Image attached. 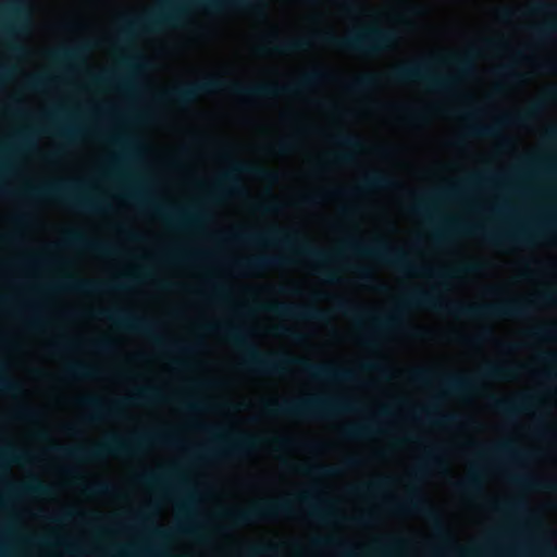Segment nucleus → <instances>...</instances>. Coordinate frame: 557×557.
Returning <instances> with one entry per match:
<instances>
[{"mask_svg":"<svg viewBox=\"0 0 557 557\" xmlns=\"http://www.w3.org/2000/svg\"><path fill=\"white\" fill-rule=\"evenodd\" d=\"M206 327L208 330H222L227 341L243 352L244 364L257 372L282 374L287 366H297L306 375L317 381L350 382L355 380L354 371L331 363H313L307 359L292 357L284 352L263 354L248 341L247 333L240 327L213 324Z\"/></svg>","mask_w":557,"mask_h":557,"instance_id":"obj_1","label":"nucleus"},{"mask_svg":"<svg viewBox=\"0 0 557 557\" xmlns=\"http://www.w3.org/2000/svg\"><path fill=\"white\" fill-rule=\"evenodd\" d=\"M533 301L512 299L496 305H475L451 302L443 305L434 295L424 290L409 293L397 308L384 317H371L377 329L388 330L397 327L403 322V313L407 308L423 307L444 311L456 318H525L529 315Z\"/></svg>","mask_w":557,"mask_h":557,"instance_id":"obj_2","label":"nucleus"},{"mask_svg":"<svg viewBox=\"0 0 557 557\" xmlns=\"http://www.w3.org/2000/svg\"><path fill=\"white\" fill-rule=\"evenodd\" d=\"M227 90L233 95L253 98H273L297 91L296 87H278L272 84L245 86L238 83H228L220 77L210 76L203 81L175 86L159 95L161 101H171L180 106L193 103L200 95Z\"/></svg>","mask_w":557,"mask_h":557,"instance_id":"obj_3","label":"nucleus"},{"mask_svg":"<svg viewBox=\"0 0 557 557\" xmlns=\"http://www.w3.org/2000/svg\"><path fill=\"white\" fill-rule=\"evenodd\" d=\"M522 366L513 367L508 364H488L478 376H465L460 374L440 375L437 371L431 368H417L409 372V379L412 383L428 385L435 379L438 380L443 391L449 395L461 396L476 388L479 379L486 380H509L516 376Z\"/></svg>","mask_w":557,"mask_h":557,"instance_id":"obj_4","label":"nucleus"},{"mask_svg":"<svg viewBox=\"0 0 557 557\" xmlns=\"http://www.w3.org/2000/svg\"><path fill=\"white\" fill-rule=\"evenodd\" d=\"M151 440L165 444H174L173 437L165 432H158L151 435L146 434L138 437H133L129 441L123 440L119 435L113 434L108 436L106 441L92 447L65 448L58 446L54 448V450L66 458L79 459L84 461H95L111 455H134Z\"/></svg>","mask_w":557,"mask_h":557,"instance_id":"obj_5","label":"nucleus"},{"mask_svg":"<svg viewBox=\"0 0 557 557\" xmlns=\"http://www.w3.org/2000/svg\"><path fill=\"white\" fill-rule=\"evenodd\" d=\"M318 38L323 44L336 49L364 55H377L394 46L398 39V33L392 28L368 26L346 37H338L334 33L326 32L320 34Z\"/></svg>","mask_w":557,"mask_h":557,"instance_id":"obj_6","label":"nucleus"},{"mask_svg":"<svg viewBox=\"0 0 557 557\" xmlns=\"http://www.w3.org/2000/svg\"><path fill=\"white\" fill-rule=\"evenodd\" d=\"M227 239L237 243L260 244L268 242L280 244L285 247L294 248L297 253L320 262H326L334 257L333 255L312 246L307 239L300 236L298 231H286L278 227H273L265 233L238 230L233 232Z\"/></svg>","mask_w":557,"mask_h":557,"instance_id":"obj_7","label":"nucleus"},{"mask_svg":"<svg viewBox=\"0 0 557 557\" xmlns=\"http://www.w3.org/2000/svg\"><path fill=\"white\" fill-rule=\"evenodd\" d=\"M351 403L339 398L312 397L297 401H268L263 410L269 416L322 418L352 410Z\"/></svg>","mask_w":557,"mask_h":557,"instance_id":"obj_8","label":"nucleus"},{"mask_svg":"<svg viewBox=\"0 0 557 557\" xmlns=\"http://www.w3.org/2000/svg\"><path fill=\"white\" fill-rule=\"evenodd\" d=\"M183 0H165L161 2L158 9L147 16L136 21L134 26L145 30H157L164 26H181L185 21V10L181 7ZM197 4L208 11H219L224 4L234 7H244L249 0H228L227 2L219 0H194Z\"/></svg>","mask_w":557,"mask_h":557,"instance_id":"obj_9","label":"nucleus"},{"mask_svg":"<svg viewBox=\"0 0 557 557\" xmlns=\"http://www.w3.org/2000/svg\"><path fill=\"white\" fill-rule=\"evenodd\" d=\"M345 248L358 255L373 258L400 273H426L424 268H418L410 261L403 249L391 247L382 237H376L367 245L356 240H348L345 243Z\"/></svg>","mask_w":557,"mask_h":557,"instance_id":"obj_10","label":"nucleus"},{"mask_svg":"<svg viewBox=\"0 0 557 557\" xmlns=\"http://www.w3.org/2000/svg\"><path fill=\"white\" fill-rule=\"evenodd\" d=\"M164 398L160 391L156 387H141L136 389L132 396L115 400L110 406H104L103 403L95 396H87L79 399L82 406L87 407L91 412L86 417L85 421L88 423H96L108 417H116L121 412V408L125 405L147 404L163 401Z\"/></svg>","mask_w":557,"mask_h":557,"instance_id":"obj_11","label":"nucleus"},{"mask_svg":"<svg viewBox=\"0 0 557 557\" xmlns=\"http://www.w3.org/2000/svg\"><path fill=\"white\" fill-rule=\"evenodd\" d=\"M433 61L428 59L398 66L388 74V78L394 83L420 82L434 90L451 89L456 78L434 75L430 71Z\"/></svg>","mask_w":557,"mask_h":557,"instance_id":"obj_12","label":"nucleus"},{"mask_svg":"<svg viewBox=\"0 0 557 557\" xmlns=\"http://www.w3.org/2000/svg\"><path fill=\"white\" fill-rule=\"evenodd\" d=\"M24 193L32 197H55L67 202L72 208L85 212H98L100 203L89 197L77 193L74 184L55 182L42 186H27Z\"/></svg>","mask_w":557,"mask_h":557,"instance_id":"obj_13","label":"nucleus"},{"mask_svg":"<svg viewBox=\"0 0 557 557\" xmlns=\"http://www.w3.org/2000/svg\"><path fill=\"white\" fill-rule=\"evenodd\" d=\"M290 515L292 506L287 500L261 502L248 508L228 509L222 512V517L235 527L247 525L258 520Z\"/></svg>","mask_w":557,"mask_h":557,"instance_id":"obj_14","label":"nucleus"},{"mask_svg":"<svg viewBox=\"0 0 557 557\" xmlns=\"http://www.w3.org/2000/svg\"><path fill=\"white\" fill-rule=\"evenodd\" d=\"M92 315L110 321L120 329L150 336L160 346L165 345L164 341L156 334L157 323L154 321L135 315L124 309H100L92 312Z\"/></svg>","mask_w":557,"mask_h":557,"instance_id":"obj_15","label":"nucleus"},{"mask_svg":"<svg viewBox=\"0 0 557 557\" xmlns=\"http://www.w3.org/2000/svg\"><path fill=\"white\" fill-rule=\"evenodd\" d=\"M236 173H245L268 183L277 181V173L272 170L251 163L236 162L233 164L231 171L224 172L219 176L214 185V190L216 193L231 191L244 194L245 189L240 186Z\"/></svg>","mask_w":557,"mask_h":557,"instance_id":"obj_16","label":"nucleus"},{"mask_svg":"<svg viewBox=\"0 0 557 557\" xmlns=\"http://www.w3.org/2000/svg\"><path fill=\"white\" fill-rule=\"evenodd\" d=\"M260 309L278 317L290 319L322 322L329 318L326 311L322 309L315 307H300L283 302L263 305Z\"/></svg>","mask_w":557,"mask_h":557,"instance_id":"obj_17","label":"nucleus"},{"mask_svg":"<svg viewBox=\"0 0 557 557\" xmlns=\"http://www.w3.org/2000/svg\"><path fill=\"white\" fill-rule=\"evenodd\" d=\"M7 13L14 18L13 24L2 23V18L0 17V30L2 34L9 39L8 48L14 54H20L24 51L23 47L14 41L11 38L16 33L17 28L22 27L24 22L27 18V10L25 3L22 0H8L5 5Z\"/></svg>","mask_w":557,"mask_h":557,"instance_id":"obj_18","label":"nucleus"},{"mask_svg":"<svg viewBox=\"0 0 557 557\" xmlns=\"http://www.w3.org/2000/svg\"><path fill=\"white\" fill-rule=\"evenodd\" d=\"M261 443V438L256 435L243 433L231 441H227L223 447H207L201 450L203 457L214 456H242L255 449Z\"/></svg>","mask_w":557,"mask_h":557,"instance_id":"obj_19","label":"nucleus"},{"mask_svg":"<svg viewBox=\"0 0 557 557\" xmlns=\"http://www.w3.org/2000/svg\"><path fill=\"white\" fill-rule=\"evenodd\" d=\"M60 287L76 292V293H83V294H99L104 292H111V290H120L125 288V285L122 283L116 282H110V283H102V282H96V281H89V280H77L74 277H67L65 278L61 284Z\"/></svg>","mask_w":557,"mask_h":557,"instance_id":"obj_20","label":"nucleus"},{"mask_svg":"<svg viewBox=\"0 0 557 557\" xmlns=\"http://www.w3.org/2000/svg\"><path fill=\"white\" fill-rule=\"evenodd\" d=\"M536 395H522L517 399H506L491 396V406L499 413L512 419L516 413L524 411L537 401Z\"/></svg>","mask_w":557,"mask_h":557,"instance_id":"obj_21","label":"nucleus"},{"mask_svg":"<svg viewBox=\"0 0 557 557\" xmlns=\"http://www.w3.org/2000/svg\"><path fill=\"white\" fill-rule=\"evenodd\" d=\"M471 233L481 234L485 242L493 246H505V245H523L528 246L531 244L532 238L525 232H484L480 227L475 226L469 230Z\"/></svg>","mask_w":557,"mask_h":557,"instance_id":"obj_22","label":"nucleus"},{"mask_svg":"<svg viewBox=\"0 0 557 557\" xmlns=\"http://www.w3.org/2000/svg\"><path fill=\"white\" fill-rule=\"evenodd\" d=\"M65 244L71 246L85 247L86 249L100 256H112L117 252L112 245L103 242L87 239L82 232L76 230H70L65 233Z\"/></svg>","mask_w":557,"mask_h":557,"instance_id":"obj_23","label":"nucleus"},{"mask_svg":"<svg viewBox=\"0 0 557 557\" xmlns=\"http://www.w3.org/2000/svg\"><path fill=\"white\" fill-rule=\"evenodd\" d=\"M289 262L288 258L276 256H256L235 262V267L246 272L257 273L270 268L283 267Z\"/></svg>","mask_w":557,"mask_h":557,"instance_id":"obj_24","label":"nucleus"},{"mask_svg":"<svg viewBox=\"0 0 557 557\" xmlns=\"http://www.w3.org/2000/svg\"><path fill=\"white\" fill-rule=\"evenodd\" d=\"M311 46L308 38H294L284 41L270 40L265 45L259 47L260 52H275L281 54H288L299 51H305Z\"/></svg>","mask_w":557,"mask_h":557,"instance_id":"obj_25","label":"nucleus"},{"mask_svg":"<svg viewBox=\"0 0 557 557\" xmlns=\"http://www.w3.org/2000/svg\"><path fill=\"white\" fill-rule=\"evenodd\" d=\"M476 54V48L471 46L462 54H450L443 61L454 65L460 76L468 77L475 71L474 58Z\"/></svg>","mask_w":557,"mask_h":557,"instance_id":"obj_26","label":"nucleus"},{"mask_svg":"<svg viewBox=\"0 0 557 557\" xmlns=\"http://www.w3.org/2000/svg\"><path fill=\"white\" fill-rule=\"evenodd\" d=\"M156 213L166 219L169 223L174 226H187L197 221V216L187 210L182 209H168L163 207H156Z\"/></svg>","mask_w":557,"mask_h":557,"instance_id":"obj_27","label":"nucleus"},{"mask_svg":"<svg viewBox=\"0 0 557 557\" xmlns=\"http://www.w3.org/2000/svg\"><path fill=\"white\" fill-rule=\"evenodd\" d=\"M51 493L52 487L42 483L36 478L29 482L20 485H12L10 487V494L12 495L50 496Z\"/></svg>","mask_w":557,"mask_h":557,"instance_id":"obj_28","label":"nucleus"},{"mask_svg":"<svg viewBox=\"0 0 557 557\" xmlns=\"http://www.w3.org/2000/svg\"><path fill=\"white\" fill-rule=\"evenodd\" d=\"M24 544L32 548H44L51 546H63L69 553H81V548L74 543L64 541H54L51 535L49 536H30L24 540Z\"/></svg>","mask_w":557,"mask_h":557,"instance_id":"obj_29","label":"nucleus"},{"mask_svg":"<svg viewBox=\"0 0 557 557\" xmlns=\"http://www.w3.org/2000/svg\"><path fill=\"white\" fill-rule=\"evenodd\" d=\"M400 510H416L422 512L425 517H428L430 520L437 523L438 515L426 506L425 502L422 499V497L416 493L410 494V496L398 506Z\"/></svg>","mask_w":557,"mask_h":557,"instance_id":"obj_30","label":"nucleus"},{"mask_svg":"<svg viewBox=\"0 0 557 557\" xmlns=\"http://www.w3.org/2000/svg\"><path fill=\"white\" fill-rule=\"evenodd\" d=\"M395 185V181L381 172H373L366 175L360 182L359 190H371L379 188H389Z\"/></svg>","mask_w":557,"mask_h":557,"instance_id":"obj_31","label":"nucleus"},{"mask_svg":"<svg viewBox=\"0 0 557 557\" xmlns=\"http://www.w3.org/2000/svg\"><path fill=\"white\" fill-rule=\"evenodd\" d=\"M484 264L482 262H469L458 265L450 270L430 272L429 274L437 276L440 278L457 277L461 274H474L483 270Z\"/></svg>","mask_w":557,"mask_h":557,"instance_id":"obj_32","label":"nucleus"},{"mask_svg":"<svg viewBox=\"0 0 557 557\" xmlns=\"http://www.w3.org/2000/svg\"><path fill=\"white\" fill-rule=\"evenodd\" d=\"M481 472L479 468H473L465 480L456 482L454 486L460 493H476L481 490Z\"/></svg>","mask_w":557,"mask_h":557,"instance_id":"obj_33","label":"nucleus"},{"mask_svg":"<svg viewBox=\"0 0 557 557\" xmlns=\"http://www.w3.org/2000/svg\"><path fill=\"white\" fill-rule=\"evenodd\" d=\"M97 374L95 367L83 362L70 363L65 368V375L72 379H92Z\"/></svg>","mask_w":557,"mask_h":557,"instance_id":"obj_34","label":"nucleus"},{"mask_svg":"<svg viewBox=\"0 0 557 557\" xmlns=\"http://www.w3.org/2000/svg\"><path fill=\"white\" fill-rule=\"evenodd\" d=\"M511 481L519 485H523L531 488L546 490L557 494V482H543L529 475H513L511 476Z\"/></svg>","mask_w":557,"mask_h":557,"instance_id":"obj_35","label":"nucleus"},{"mask_svg":"<svg viewBox=\"0 0 557 557\" xmlns=\"http://www.w3.org/2000/svg\"><path fill=\"white\" fill-rule=\"evenodd\" d=\"M512 122L509 119H502L497 125H471L467 134L471 137H495L498 135V125Z\"/></svg>","mask_w":557,"mask_h":557,"instance_id":"obj_36","label":"nucleus"},{"mask_svg":"<svg viewBox=\"0 0 557 557\" xmlns=\"http://www.w3.org/2000/svg\"><path fill=\"white\" fill-rule=\"evenodd\" d=\"M375 432L372 424H352L343 430V435L349 440H359L369 437Z\"/></svg>","mask_w":557,"mask_h":557,"instance_id":"obj_37","label":"nucleus"},{"mask_svg":"<svg viewBox=\"0 0 557 557\" xmlns=\"http://www.w3.org/2000/svg\"><path fill=\"white\" fill-rule=\"evenodd\" d=\"M29 458V454L15 448L13 445L5 447L0 446V460L8 461L10 463L25 462Z\"/></svg>","mask_w":557,"mask_h":557,"instance_id":"obj_38","label":"nucleus"},{"mask_svg":"<svg viewBox=\"0 0 557 557\" xmlns=\"http://www.w3.org/2000/svg\"><path fill=\"white\" fill-rule=\"evenodd\" d=\"M297 472L306 475L334 476L339 473V469L332 466H300L295 469Z\"/></svg>","mask_w":557,"mask_h":557,"instance_id":"obj_39","label":"nucleus"},{"mask_svg":"<svg viewBox=\"0 0 557 557\" xmlns=\"http://www.w3.org/2000/svg\"><path fill=\"white\" fill-rule=\"evenodd\" d=\"M379 81L380 77L375 74H363L355 78L349 87L354 91H364L374 88Z\"/></svg>","mask_w":557,"mask_h":557,"instance_id":"obj_40","label":"nucleus"},{"mask_svg":"<svg viewBox=\"0 0 557 557\" xmlns=\"http://www.w3.org/2000/svg\"><path fill=\"white\" fill-rule=\"evenodd\" d=\"M0 391L12 396H17L21 395L24 389L18 381L5 374H0Z\"/></svg>","mask_w":557,"mask_h":557,"instance_id":"obj_41","label":"nucleus"},{"mask_svg":"<svg viewBox=\"0 0 557 557\" xmlns=\"http://www.w3.org/2000/svg\"><path fill=\"white\" fill-rule=\"evenodd\" d=\"M438 448L431 447L425 451L424 460L419 463L414 470V475L421 476L424 474L428 465H440Z\"/></svg>","mask_w":557,"mask_h":557,"instance_id":"obj_42","label":"nucleus"},{"mask_svg":"<svg viewBox=\"0 0 557 557\" xmlns=\"http://www.w3.org/2000/svg\"><path fill=\"white\" fill-rule=\"evenodd\" d=\"M333 139L342 147L349 148L352 150H360L362 143L359 137L355 135L339 133L333 137Z\"/></svg>","mask_w":557,"mask_h":557,"instance_id":"obj_43","label":"nucleus"},{"mask_svg":"<svg viewBox=\"0 0 557 557\" xmlns=\"http://www.w3.org/2000/svg\"><path fill=\"white\" fill-rule=\"evenodd\" d=\"M530 336L539 339L555 341L557 336V331L553 324H544L531 330Z\"/></svg>","mask_w":557,"mask_h":557,"instance_id":"obj_44","label":"nucleus"},{"mask_svg":"<svg viewBox=\"0 0 557 557\" xmlns=\"http://www.w3.org/2000/svg\"><path fill=\"white\" fill-rule=\"evenodd\" d=\"M389 483V478H381L376 481L358 486L355 488V491L359 494H372L385 488Z\"/></svg>","mask_w":557,"mask_h":557,"instance_id":"obj_45","label":"nucleus"},{"mask_svg":"<svg viewBox=\"0 0 557 557\" xmlns=\"http://www.w3.org/2000/svg\"><path fill=\"white\" fill-rule=\"evenodd\" d=\"M535 35L541 40H546L553 35H557V22H549L535 28Z\"/></svg>","mask_w":557,"mask_h":557,"instance_id":"obj_46","label":"nucleus"},{"mask_svg":"<svg viewBox=\"0 0 557 557\" xmlns=\"http://www.w3.org/2000/svg\"><path fill=\"white\" fill-rule=\"evenodd\" d=\"M422 412L428 420H432L433 422L438 424H450L458 420V416L451 413L441 414L437 418L433 419L431 409H424L422 410Z\"/></svg>","mask_w":557,"mask_h":557,"instance_id":"obj_47","label":"nucleus"},{"mask_svg":"<svg viewBox=\"0 0 557 557\" xmlns=\"http://www.w3.org/2000/svg\"><path fill=\"white\" fill-rule=\"evenodd\" d=\"M83 52L82 48H75V49H63L54 52V58L58 60H76L81 57Z\"/></svg>","mask_w":557,"mask_h":557,"instance_id":"obj_48","label":"nucleus"},{"mask_svg":"<svg viewBox=\"0 0 557 557\" xmlns=\"http://www.w3.org/2000/svg\"><path fill=\"white\" fill-rule=\"evenodd\" d=\"M497 74L510 81H520L522 75L513 70L511 65H503L496 70Z\"/></svg>","mask_w":557,"mask_h":557,"instance_id":"obj_49","label":"nucleus"},{"mask_svg":"<svg viewBox=\"0 0 557 557\" xmlns=\"http://www.w3.org/2000/svg\"><path fill=\"white\" fill-rule=\"evenodd\" d=\"M84 516H85V512L70 509V510H65L64 512H62L59 516L49 517V519H50V521L58 523V522H62V521H69L71 519H73L74 517H84Z\"/></svg>","mask_w":557,"mask_h":557,"instance_id":"obj_50","label":"nucleus"},{"mask_svg":"<svg viewBox=\"0 0 557 557\" xmlns=\"http://www.w3.org/2000/svg\"><path fill=\"white\" fill-rule=\"evenodd\" d=\"M322 77V72L320 71H313L307 75H305L301 81L299 82L298 86L299 88L301 87H308L310 85H313L315 84L318 81H320Z\"/></svg>","mask_w":557,"mask_h":557,"instance_id":"obj_51","label":"nucleus"},{"mask_svg":"<svg viewBox=\"0 0 557 557\" xmlns=\"http://www.w3.org/2000/svg\"><path fill=\"white\" fill-rule=\"evenodd\" d=\"M55 135L63 138L66 141H72L77 137L78 132L72 127H57Z\"/></svg>","mask_w":557,"mask_h":557,"instance_id":"obj_52","label":"nucleus"},{"mask_svg":"<svg viewBox=\"0 0 557 557\" xmlns=\"http://www.w3.org/2000/svg\"><path fill=\"white\" fill-rule=\"evenodd\" d=\"M253 209L261 213H272L277 211L278 206L275 200H271L270 202L256 203Z\"/></svg>","mask_w":557,"mask_h":557,"instance_id":"obj_53","label":"nucleus"},{"mask_svg":"<svg viewBox=\"0 0 557 557\" xmlns=\"http://www.w3.org/2000/svg\"><path fill=\"white\" fill-rule=\"evenodd\" d=\"M492 453L497 454V455L521 457L520 454L513 451L512 447L508 443H503V444L495 446L493 448Z\"/></svg>","mask_w":557,"mask_h":557,"instance_id":"obj_54","label":"nucleus"},{"mask_svg":"<svg viewBox=\"0 0 557 557\" xmlns=\"http://www.w3.org/2000/svg\"><path fill=\"white\" fill-rule=\"evenodd\" d=\"M91 346L98 350V351H109L111 348H112V341L107 338V337H102V338H98V339H95L91 342Z\"/></svg>","mask_w":557,"mask_h":557,"instance_id":"obj_55","label":"nucleus"},{"mask_svg":"<svg viewBox=\"0 0 557 557\" xmlns=\"http://www.w3.org/2000/svg\"><path fill=\"white\" fill-rule=\"evenodd\" d=\"M276 334L288 337L293 341L299 342L302 339V335L288 327L280 326L275 329Z\"/></svg>","mask_w":557,"mask_h":557,"instance_id":"obj_56","label":"nucleus"},{"mask_svg":"<svg viewBox=\"0 0 557 557\" xmlns=\"http://www.w3.org/2000/svg\"><path fill=\"white\" fill-rule=\"evenodd\" d=\"M318 273L327 283H337L339 281L337 273L335 271H333V270H329V269H325V268H320L318 270Z\"/></svg>","mask_w":557,"mask_h":557,"instance_id":"obj_57","label":"nucleus"},{"mask_svg":"<svg viewBox=\"0 0 557 557\" xmlns=\"http://www.w3.org/2000/svg\"><path fill=\"white\" fill-rule=\"evenodd\" d=\"M338 309L344 312L345 314L347 315H351V317H356V318H359L360 314H361V311L359 309H357L356 307H352L350 306L348 302L346 301H341L338 304Z\"/></svg>","mask_w":557,"mask_h":557,"instance_id":"obj_58","label":"nucleus"},{"mask_svg":"<svg viewBox=\"0 0 557 557\" xmlns=\"http://www.w3.org/2000/svg\"><path fill=\"white\" fill-rule=\"evenodd\" d=\"M542 108V104L540 102H536L534 104H532V107L525 111L524 113L522 114H519L516 119H515V122H523L528 119H530L531 116H533L540 109Z\"/></svg>","mask_w":557,"mask_h":557,"instance_id":"obj_59","label":"nucleus"},{"mask_svg":"<svg viewBox=\"0 0 557 557\" xmlns=\"http://www.w3.org/2000/svg\"><path fill=\"white\" fill-rule=\"evenodd\" d=\"M354 270L362 282L369 283L373 280V274L370 269L364 267H358L355 268Z\"/></svg>","mask_w":557,"mask_h":557,"instance_id":"obj_60","label":"nucleus"},{"mask_svg":"<svg viewBox=\"0 0 557 557\" xmlns=\"http://www.w3.org/2000/svg\"><path fill=\"white\" fill-rule=\"evenodd\" d=\"M309 515L317 520H326L332 517V512L323 510L319 507H312Z\"/></svg>","mask_w":557,"mask_h":557,"instance_id":"obj_61","label":"nucleus"},{"mask_svg":"<svg viewBox=\"0 0 557 557\" xmlns=\"http://www.w3.org/2000/svg\"><path fill=\"white\" fill-rule=\"evenodd\" d=\"M294 145L290 140H281L275 146H273V150L280 154H285L293 149Z\"/></svg>","mask_w":557,"mask_h":557,"instance_id":"obj_62","label":"nucleus"},{"mask_svg":"<svg viewBox=\"0 0 557 557\" xmlns=\"http://www.w3.org/2000/svg\"><path fill=\"white\" fill-rule=\"evenodd\" d=\"M16 414L18 418L27 419V420H33L38 416L36 410L28 408V407H20L16 410Z\"/></svg>","mask_w":557,"mask_h":557,"instance_id":"obj_63","label":"nucleus"},{"mask_svg":"<svg viewBox=\"0 0 557 557\" xmlns=\"http://www.w3.org/2000/svg\"><path fill=\"white\" fill-rule=\"evenodd\" d=\"M46 85L47 78L45 76H35L28 83V87L33 90L42 89Z\"/></svg>","mask_w":557,"mask_h":557,"instance_id":"obj_64","label":"nucleus"}]
</instances>
